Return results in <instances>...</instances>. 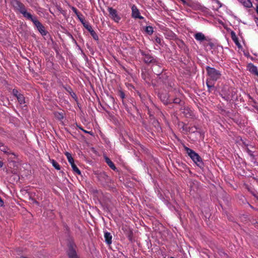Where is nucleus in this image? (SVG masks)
<instances>
[{"mask_svg": "<svg viewBox=\"0 0 258 258\" xmlns=\"http://www.w3.org/2000/svg\"><path fill=\"white\" fill-rule=\"evenodd\" d=\"M206 70L208 75L206 83L209 91H211L214 88L213 82L218 80L221 74L219 71L210 67H207Z\"/></svg>", "mask_w": 258, "mask_h": 258, "instance_id": "nucleus-1", "label": "nucleus"}, {"mask_svg": "<svg viewBox=\"0 0 258 258\" xmlns=\"http://www.w3.org/2000/svg\"><path fill=\"white\" fill-rule=\"evenodd\" d=\"M11 4L15 11L20 12L27 19L32 21V15L30 13L27 12V10L23 4L18 0H11Z\"/></svg>", "mask_w": 258, "mask_h": 258, "instance_id": "nucleus-2", "label": "nucleus"}, {"mask_svg": "<svg viewBox=\"0 0 258 258\" xmlns=\"http://www.w3.org/2000/svg\"><path fill=\"white\" fill-rule=\"evenodd\" d=\"M184 149L188 155L199 167H202L203 166L202 158L197 153L185 146H184Z\"/></svg>", "mask_w": 258, "mask_h": 258, "instance_id": "nucleus-3", "label": "nucleus"}, {"mask_svg": "<svg viewBox=\"0 0 258 258\" xmlns=\"http://www.w3.org/2000/svg\"><path fill=\"white\" fill-rule=\"evenodd\" d=\"M18 165V164L16 161L9 160V162L8 163V167L9 169L7 170V172L8 173L11 172L14 174V175L18 177V175H17Z\"/></svg>", "mask_w": 258, "mask_h": 258, "instance_id": "nucleus-4", "label": "nucleus"}, {"mask_svg": "<svg viewBox=\"0 0 258 258\" xmlns=\"http://www.w3.org/2000/svg\"><path fill=\"white\" fill-rule=\"evenodd\" d=\"M108 11L109 13L110 17L115 22H118L120 19L121 17L118 15L117 11L112 8H108Z\"/></svg>", "mask_w": 258, "mask_h": 258, "instance_id": "nucleus-5", "label": "nucleus"}, {"mask_svg": "<svg viewBox=\"0 0 258 258\" xmlns=\"http://www.w3.org/2000/svg\"><path fill=\"white\" fill-rule=\"evenodd\" d=\"M33 23L35 25L38 31L42 36L45 35L46 34L47 31H46L44 26H43L41 23H40L39 21L35 20H33Z\"/></svg>", "mask_w": 258, "mask_h": 258, "instance_id": "nucleus-6", "label": "nucleus"}, {"mask_svg": "<svg viewBox=\"0 0 258 258\" xmlns=\"http://www.w3.org/2000/svg\"><path fill=\"white\" fill-rule=\"evenodd\" d=\"M0 150L3 152L12 155L14 157H12V159L17 158L16 155L12 152V151L6 146L4 145L3 143H0Z\"/></svg>", "mask_w": 258, "mask_h": 258, "instance_id": "nucleus-7", "label": "nucleus"}, {"mask_svg": "<svg viewBox=\"0 0 258 258\" xmlns=\"http://www.w3.org/2000/svg\"><path fill=\"white\" fill-rule=\"evenodd\" d=\"M68 254L69 258H78L76 250L72 244H70L69 246Z\"/></svg>", "mask_w": 258, "mask_h": 258, "instance_id": "nucleus-8", "label": "nucleus"}, {"mask_svg": "<svg viewBox=\"0 0 258 258\" xmlns=\"http://www.w3.org/2000/svg\"><path fill=\"white\" fill-rule=\"evenodd\" d=\"M132 16L135 18H139V19H143V17L141 16L140 15V12L139 10L137 8V7L135 6H133L132 8Z\"/></svg>", "mask_w": 258, "mask_h": 258, "instance_id": "nucleus-9", "label": "nucleus"}, {"mask_svg": "<svg viewBox=\"0 0 258 258\" xmlns=\"http://www.w3.org/2000/svg\"><path fill=\"white\" fill-rule=\"evenodd\" d=\"M247 68L250 73L258 76V70L257 68L255 66H254L252 63H249L247 64Z\"/></svg>", "mask_w": 258, "mask_h": 258, "instance_id": "nucleus-10", "label": "nucleus"}, {"mask_svg": "<svg viewBox=\"0 0 258 258\" xmlns=\"http://www.w3.org/2000/svg\"><path fill=\"white\" fill-rule=\"evenodd\" d=\"M239 3L244 7L250 8L252 7V4L250 0H237Z\"/></svg>", "mask_w": 258, "mask_h": 258, "instance_id": "nucleus-11", "label": "nucleus"}, {"mask_svg": "<svg viewBox=\"0 0 258 258\" xmlns=\"http://www.w3.org/2000/svg\"><path fill=\"white\" fill-rule=\"evenodd\" d=\"M105 241L108 244H110L112 243V236L110 232H105L104 233Z\"/></svg>", "mask_w": 258, "mask_h": 258, "instance_id": "nucleus-12", "label": "nucleus"}, {"mask_svg": "<svg viewBox=\"0 0 258 258\" xmlns=\"http://www.w3.org/2000/svg\"><path fill=\"white\" fill-rule=\"evenodd\" d=\"M105 160L106 163L107 164V165L109 166L110 168H111L112 170L114 171L116 170V168L114 165V163L110 160V159L108 157L105 156Z\"/></svg>", "mask_w": 258, "mask_h": 258, "instance_id": "nucleus-13", "label": "nucleus"}, {"mask_svg": "<svg viewBox=\"0 0 258 258\" xmlns=\"http://www.w3.org/2000/svg\"><path fill=\"white\" fill-rule=\"evenodd\" d=\"M195 39L199 41H202L206 40L205 35L202 33H197L195 35Z\"/></svg>", "mask_w": 258, "mask_h": 258, "instance_id": "nucleus-14", "label": "nucleus"}, {"mask_svg": "<svg viewBox=\"0 0 258 258\" xmlns=\"http://www.w3.org/2000/svg\"><path fill=\"white\" fill-rule=\"evenodd\" d=\"M64 114V113L63 111H61L60 112H55L54 113L55 117L59 120H61L63 118Z\"/></svg>", "mask_w": 258, "mask_h": 258, "instance_id": "nucleus-15", "label": "nucleus"}, {"mask_svg": "<svg viewBox=\"0 0 258 258\" xmlns=\"http://www.w3.org/2000/svg\"><path fill=\"white\" fill-rule=\"evenodd\" d=\"M50 161L51 163L52 166L57 170L60 169V165L58 163L56 162L54 159H50Z\"/></svg>", "mask_w": 258, "mask_h": 258, "instance_id": "nucleus-16", "label": "nucleus"}, {"mask_svg": "<svg viewBox=\"0 0 258 258\" xmlns=\"http://www.w3.org/2000/svg\"><path fill=\"white\" fill-rule=\"evenodd\" d=\"M72 168L73 170V171L76 172L78 175H81V171L79 169V168L77 167V166L75 165V163H73L71 164Z\"/></svg>", "mask_w": 258, "mask_h": 258, "instance_id": "nucleus-17", "label": "nucleus"}, {"mask_svg": "<svg viewBox=\"0 0 258 258\" xmlns=\"http://www.w3.org/2000/svg\"><path fill=\"white\" fill-rule=\"evenodd\" d=\"M65 155L66 156L69 162L71 164L74 162V159L72 156V155L69 152H66Z\"/></svg>", "mask_w": 258, "mask_h": 258, "instance_id": "nucleus-18", "label": "nucleus"}, {"mask_svg": "<svg viewBox=\"0 0 258 258\" xmlns=\"http://www.w3.org/2000/svg\"><path fill=\"white\" fill-rule=\"evenodd\" d=\"M232 35V39L233 40V41L235 43L237 46H238L239 47H240V44L238 41V38L236 37L235 34L234 32L231 33Z\"/></svg>", "mask_w": 258, "mask_h": 258, "instance_id": "nucleus-19", "label": "nucleus"}, {"mask_svg": "<svg viewBox=\"0 0 258 258\" xmlns=\"http://www.w3.org/2000/svg\"><path fill=\"white\" fill-rule=\"evenodd\" d=\"M17 99L19 101V102L21 104H23L25 103V98L24 97V96L21 94V95H19V96H17Z\"/></svg>", "mask_w": 258, "mask_h": 258, "instance_id": "nucleus-20", "label": "nucleus"}, {"mask_svg": "<svg viewBox=\"0 0 258 258\" xmlns=\"http://www.w3.org/2000/svg\"><path fill=\"white\" fill-rule=\"evenodd\" d=\"M145 31L147 34L151 35L153 33V28L151 26H147L145 28Z\"/></svg>", "mask_w": 258, "mask_h": 258, "instance_id": "nucleus-21", "label": "nucleus"}, {"mask_svg": "<svg viewBox=\"0 0 258 258\" xmlns=\"http://www.w3.org/2000/svg\"><path fill=\"white\" fill-rule=\"evenodd\" d=\"M98 178L100 180H101V178H102L106 180L108 178V176L106 175L105 173H101L98 175Z\"/></svg>", "mask_w": 258, "mask_h": 258, "instance_id": "nucleus-22", "label": "nucleus"}, {"mask_svg": "<svg viewBox=\"0 0 258 258\" xmlns=\"http://www.w3.org/2000/svg\"><path fill=\"white\" fill-rule=\"evenodd\" d=\"M84 26L90 32L91 30H92V28L90 25H89L88 24H87L86 23H84L83 24Z\"/></svg>", "mask_w": 258, "mask_h": 258, "instance_id": "nucleus-23", "label": "nucleus"}, {"mask_svg": "<svg viewBox=\"0 0 258 258\" xmlns=\"http://www.w3.org/2000/svg\"><path fill=\"white\" fill-rule=\"evenodd\" d=\"M13 95L16 96L17 98V96H19V95H21V94H20L19 91L17 90V89H14L13 90Z\"/></svg>", "mask_w": 258, "mask_h": 258, "instance_id": "nucleus-24", "label": "nucleus"}, {"mask_svg": "<svg viewBox=\"0 0 258 258\" xmlns=\"http://www.w3.org/2000/svg\"><path fill=\"white\" fill-rule=\"evenodd\" d=\"M246 152L247 153V154L251 157H252L253 158H254V155H253V152L252 151H251L250 150H249L248 148H246Z\"/></svg>", "mask_w": 258, "mask_h": 258, "instance_id": "nucleus-25", "label": "nucleus"}, {"mask_svg": "<svg viewBox=\"0 0 258 258\" xmlns=\"http://www.w3.org/2000/svg\"><path fill=\"white\" fill-rule=\"evenodd\" d=\"M77 17H78V19H79V20L81 22V23L82 24L85 23L83 16V15L82 14H79V15H77Z\"/></svg>", "mask_w": 258, "mask_h": 258, "instance_id": "nucleus-26", "label": "nucleus"}, {"mask_svg": "<svg viewBox=\"0 0 258 258\" xmlns=\"http://www.w3.org/2000/svg\"><path fill=\"white\" fill-rule=\"evenodd\" d=\"M90 33H91V35L93 36V37L94 38V39H95V40L98 39V36L93 30H91V31L90 32Z\"/></svg>", "mask_w": 258, "mask_h": 258, "instance_id": "nucleus-27", "label": "nucleus"}, {"mask_svg": "<svg viewBox=\"0 0 258 258\" xmlns=\"http://www.w3.org/2000/svg\"><path fill=\"white\" fill-rule=\"evenodd\" d=\"M82 131L85 133L89 134L91 135L92 136H94V135H95L94 133L92 131H88L87 130H82Z\"/></svg>", "mask_w": 258, "mask_h": 258, "instance_id": "nucleus-28", "label": "nucleus"}, {"mask_svg": "<svg viewBox=\"0 0 258 258\" xmlns=\"http://www.w3.org/2000/svg\"><path fill=\"white\" fill-rule=\"evenodd\" d=\"M144 60H145V62H150L152 60V59L150 57H145L144 58Z\"/></svg>", "mask_w": 258, "mask_h": 258, "instance_id": "nucleus-29", "label": "nucleus"}, {"mask_svg": "<svg viewBox=\"0 0 258 258\" xmlns=\"http://www.w3.org/2000/svg\"><path fill=\"white\" fill-rule=\"evenodd\" d=\"M73 10L74 12L76 14L77 16L78 15H79V14H80V13H79L78 12L77 10L75 8H73Z\"/></svg>", "mask_w": 258, "mask_h": 258, "instance_id": "nucleus-30", "label": "nucleus"}, {"mask_svg": "<svg viewBox=\"0 0 258 258\" xmlns=\"http://www.w3.org/2000/svg\"><path fill=\"white\" fill-rule=\"evenodd\" d=\"M4 204V202L2 200V198L0 197V206L1 207L3 206Z\"/></svg>", "mask_w": 258, "mask_h": 258, "instance_id": "nucleus-31", "label": "nucleus"}, {"mask_svg": "<svg viewBox=\"0 0 258 258\" xmlns=\"http://www.w3.org/2000/svg\"><path fill=\"white\" fill-rule=\"evenodd\" d=\"M4 163L3 161L0 160V168L2 167L3 166Z\"/></svg>", "mask_w": 258, "mask_h": 258, "instance_id": "nucleus-32", "label": "nucleus"}, {"mask_svg": "<svg viewBox=\"0 0 258 258\" xmlns=\"http://www.w3.org/2000/svg\"><path fill=\"white\" fill-rule=\"evenodd\" d=\"M156 42H157L159 43V42H160V38H157L156 39Z\"/></svg>", "mask_w": 258, "mask_h": 258, "instance_id": "nucleus-33", "label": "nucleus"}, {"mask_svg": "<svg viewBox=\"0 0 258 258\" xmlns=\"http://www.w3.org/2000/svg\"><path fill=\"white\" fill-rule=\"evenodd\" d=\"M34 203L37 204V205L38 204V202H37L36 201L33 200V204H34Z\"/></svg>", "mask_w": 258, "mask_h": 258, "instance_id": "nucleus-34", "label": "nucleus"}, {"mask_svg": "<svg viewBox=\"0 0 258 258\" xmlns=\"http://www.w3.org/2000/svg\"><path fill=\"white\" fill-rule=\"evenodd\" d=\"M209 44H210V46H211V47H212L213 46V44L212 43H210Z\"/></svg>", "mask_w": 258, "mask_h": 258, "instance_id": "nucleus-35", "label": "nucleus"}, {"mask_svg": "<svg viewBox=\"0 0 258 258\" xmlns=\"http://www.w3.org/2000/svg\"><path fill=\"white\" fill-rule=\"evenodd\" d=\"M256 23L257 26H258V20L256 21Z\"/></svg>", "mask_w": 258, "mask_h": 258, "instance_id": "nucleus-36", "label": "nucleus"}, {"mask_svg": "<svg viewBox=\"0 0 258 258\" xmlns=\"http://www.w3.org/2000/svg\"><path fill=\"white\" fill-rule=\"evenodd\" d=\"M21 258H27L26 257H22Z\"/></svg>", "mask_w": 258, "mask_h": 258, "instance_id": "nucleus-37", "label": "nucleus"}, {"mask_svg": "<svg viewBox=\"0 0 258 258\" xmlns=\"http://www.w3.org/2000/svg\"><path fill=\"white\" fill-rule=\"evenodd\" d=\"M170 258H174V257H170Z\"/></svg>", "mask_w": 258, "mask_h": 258, "instance_id": "nucleus-38", "label": "nucleus"}]
</instances>
